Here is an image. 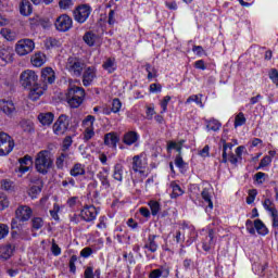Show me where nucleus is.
Segmentation results:
<instances>
[{
	"label": "nucleus",
	"mask_w": 278,
	"mask_h": 278,
	"mask_svg": "<svg viewBox=\"0 0 278 278\" xmlns=\"http://www.w3.org/2000/svg\"><path fill=\"white\" fill-rule=\"evenodd\" d=\"M20 83L23 88L30 89L29 99H31V101H38V99L45 94V90H47L45 86H38V75L31 70L24 71L21 74Z\"/></svg>",
	"instance_id": "nucleus-1"
},
{
	"label": "nucleus",
	"mask_w": 278,
	"mask_h": 278,
	"mask_svg": "<svg viewBox=\"0 0 278 278\" xmlns=\"http://www.w3.org/2000/svg\"><path fill=\"white\" fill-rule=\"evenodd\" d=\"M35 168L41 175H47L53 168V155L48 150H41L35 159Z\"/></svg>",
	"instance_id": "nucleus-2"
},
{
	"label": "nucleus",
	"mask_w": 278,
	"mask_h": 278,
	"mask_svg": "<svg viewBox=\"0 0 278 278\" xmlns=\"http://www.w3.org/2000/svg\"><path fill=\"white\" fill-rule=\"evenodd\" d=\"M86 98V90L81 87H71L66 92V101L72 109H77L84 103Z\"/></svg>",
	"instance_id": "nucleus-3"
},
{
	"label": "nucleus",
	"mask_w": 278,
	"mask_h": 278,
	"mask_svg": "<svg viewBox=\"0 0 278 278\" xmlns=\"http://www.w3.org/2000/svg\"><path fill=\"white\" fill-rule=\"evenodd\" d=\"M65 68L74 77H81V75H84V71L86 70V63L79 58L70 56L67 59Z\"/></svg>",
	"instance_id": "nucleus-4"
},
{
	"label": "nucleus",
	"mask_w": 278,
	"mask_h": 278,
	"mask_svg": "<svg viewBox=\"0 0 278 278\" xmlns=\"http://www.w3.org/2000/svg\"><path fill=\"white\" fill-rule=\"evenodd\" d=\"M14 149V140L5 132H0V156L10 155Z\"/></svg>",
	"instance_id": "nucleus-5"
},
{
	"label": "nucleus",
	"mask_w": 278,
	"mask_h": 278,
	"mask_svg": "<svg viewBox=\"0 0 278 278\" xmlns=\"http://www.w3.org/2000/svg\"><path fill=\"white\" fill-rule=\"evenodd\" d=\"M0 110L8 116V118H14L18 114V105L12 100H0Z\"/></svg>",
	"instance_id": "nucleus-6"
},
{
	"label": "nucleus",
	"mask_w": 278,
	"mask_h": 278,
	"mask_svg": "<svg viewBox=\"0 0 278 278\" xmlns=\"http://www.w3.org/2000/svg\"><path fill=\"white\" fill-rule=\"evenodd\" d=\"M71 125V119L67 115H60L58 121L53 125V131L56 136H64L66 131H68V127Z\"/></svg>",
	"instance_id": "nucleus-7"
},
{
	"label": "nucleus",
	"mask_w": 278,
	"mask_h": 278,
	"mask_svg": "<svg viewBox=\"0 0 278 278\" xmlns=\"http://www.w3.org/2000/svg\"><path fill=\"white\" fill-rule=\"evenodd\" d=\"M91 12H92V9L90 8V5L88 4L78 5L74 10V20L76 21V23H80V24L86 23Z\"/></svg>",
	"instance_id": "nucleus-8"
},
{
	"label": "nucleus",
	"mask_w": 278,
	"mask_h": 278,
	"mask_svg": "<svg viewBox=\"0 0 278 278\" xmlns=\"http://www.w3.org/2000/svg\"><path fill=\"white\" fill-rule=\"evenodd\" d=\"M36 49V43L31 39H22L15 46L17 55H27Z\"/></svg>",
	"instance_id": "nucleus-9"
},
{
	"label": "nucleus",
	"mask_w": 278,
	"mask_h": 278,
	"mask_svg": "<svg viewBox=\"0 0 278 278\" xmlns=\"http://www.w3.org/2000/svg\"><path fill=\"white\" fill-rule=\"evenodd\" d=\"M54 27L58 31H68L73 27V18L62 14L55 20Z\"/></svg>",
	"instance_id": "nucleus-10"
},
{
	"label": "nucleus",
	"mask_w": 278,
	"mask_h": 278,
	"mask_svg": "<svg viewBox=\"0 0 278 278\" xmlns=\"http://www.w3.org/2000/svg\"><path fill=\"white\" fill-rule=\"evenodd\" d=\"M97 207L94 205H87L84 206V208L80 211V217L83 220H86V223H92L94 218H97Z\"/></svg>",
	"instance_id": "nucleus-11"
},
{
	"label": "nucleus",
	"mask_w": 278,
	"mask_h": 278,
	"mask_svg": "<svg viewBox=\"0 0 278 278\" xmlns=\"http://www.w3.org/2000/svg\"><path fill=\"white\" fill-rule=\"evenodd\" d=\"M83 75V85L88 87L92 81H94V77H97V68L94 66L85 67Z\"/></svg>",
	"instance_id": "nucleus-12"
},
{
	"label": "nucleus",
	"mask_w": 278,
	"mask_h": 278,
	"mask_svg": "<svg viewBox=\"0 0 278 278\" xmlns=\"http://www.w3.org/2000/svg\"><path fill=\"white\" fill-rule=\"evenodd\" d=\"M15 218L27 223L31 218V208L29 206H20L15 211Z\"/></svg>",
	"instance_id": "nucleus-13"
},
{
	"label": "nucleus",
	"mask_w": 278,
	"mask_h": 278,
	"mask_svg": "<svg viewBox=\"0 0 278 278\" xmlns=\"http://www.w3.org/2000/svg\"><path fill=\"white\" fill-rule=\"evenodd\" d=\"M25 225V222L23 219H18L17 217H14L11 222V229H12V238H16L17 236H21L23 233V227Z\"/></svg>",
	"instance_id": "nucleus-14"
},
{
	"label": "nucleus",
	"mask_w": 278,
	"mask_h": 278,
	"mask_svg": "<svg viewBox=\"0 0 278 278\" xmlns=\"http://www.w3.org/2000/svg\"><path fill=\"white\" fill-rule=\"evenodd\" d=\"M146 168H147V163L142 161L140 155H135L132 157V170H134V173H139L140 175H144Z\"/></svg>",
	"instance_id": "nucleus-15"
},
{
	"label": "nucleus",
	"mask_w": 278,
	"mask_h": 278,
	"mask_svg": "<svg viewBox=\"0 0 278 278\" xmlns=\"http://www.w3.org/2000/svg\"><path fill=\"white\" fill-rule=\"evenodd\" d=\"M41 81L43 84H53L55 81V72L51 67H46L41 72Z\"/></svg>",
	"instance_id": "nucleus-16"
},
{
	"label": "nucleus",
	"mask_w": 278,
	"mask_h": 278,
	"mask_svg": "<svg viewBox=\"0 0 278 278\" xmlns=\"http://www.w3.org/2000/svg\"><path fill=\"white\" fill-rule=\"evenodd\" d=\"M121 139L116 135V132H108L104 135V144L106 147H112V149H116V144H118V141Z\"/></svg>",
	"instance_id": "nucleus-17"
},
{
	"label": "nucleus",
	"mask_w": 278,
	"mask_h": 278,
	"mask_svg": "<svg viewBox=\"0 0 278 278\" xmlns=\"http://www.w3.org/2000/svg\"><path fill=\"white\" fill-rule=\"evenodd\" d=\"M72 177H84L86 175V165L81 163H75L70 170Z\"/></svg>",
	"instance_id": "nucleus-18"
},
{
	"label": "nucleus",
	"mask_w": 278,
	"mask_h": 278,
	"mask_svg": "<svg viewBox=\"0 0 278 278\" xmlns=\"http://www.w3.org/2000/svg\"><path fill=\"white\" fill-rule=\"evenodd\" d=\"M34 12V8L31 7V2L29 0H21L20 2V14L22 16H29Z\"/></svg>",
	"instance_id": "nucleus-19"
},
{
	"label": "nucleus",
	"mask_w": 278,
	"mask_h": 278,
	"mask_svg": "<svg viewBox=\"0 0 278 278\" xmlns=\"http://www.w3.org/2000/svg\"><path fill=\"white\" fill-rule=\"evenodd\" d=\"M0 58L3 62H14V50L11 47L2 48L0 50Z\"/></svg>",
	"instance_id": "nucleus-20"
},
{
	"label": "nucleus",
	"mask_w": 278,
	"mask_h": 278,
	"mask_svg": "<svg viewBox=\"0 0 278 278\" xmlns=\"http://www.w3.org/2000/svg\"><path fill=\"white\" fill-rule=\"evenodd\" d=\"M30 62L33 66L40 68V66H42L45 62H47V55H45V53L42 52H37L31 56Z\"/></svg>",
	"instance_id": "nucleus-21"
},
{
	"label": "nucleus",
	"mask_w": 278,
	"mask_h": 278,
	"mask_svg": "<svg viewBox=\"0 0 278 278\" xmlns=\"http://www.w3.org/2000/svg\"><path fill=\"white\" fill-rule=\"evenodd\" d=\"M156 238H157V236L150 235L148 237V241L143 245V249H148V251H150V253H155L157 251V243L155 242Z\"/></svg>",
	"instance_id": "nucleus-22"
},
{
	"label": "nucleus",
	"mask_w": 278,
	"mask_h": 278,
	"mask_svg": "<svg viewBox=\"0 0 278 278\" xmlns=\"http://www.w3.org/2000/svg\"><path fill=\"white\" fill-rule=\"evenodd\" d=\"M66 160H71V152L62 151L55 161L56 168H64V162H66Z\"/></svg>",
	"instance_id": "nucleus-23"
},
{
	"label": "nucleus",
	"mask_w": 278,
	"mask_h": 278,
	"mask_svg": "<svg viewBox=\"0 0 278 278\" xmlns=\"http://www.w3.org/2000/svg\"><path fill=\"white\" fill-rule=\"evenodd\" d=\"M135 142H138V132L129 131L124 136V144L131 147Z\"/></svg>",
	"instance_id": "nucleus-24"
},
{
	"label": "nucleus",
	"mask_w": 278,
	"mask_h": 278,
	"mask_svg": "<svg viewBox=\"0 0 278 278\" xmlns=\"http://www.w3.org/2000/svg\"><path fill=\"white\" fill-rule=\"evenodd\" d=\"M54 115L53 113H41L38 115V121L41 123V125H51L53 123Z\"/></svg>",
	"instance_id": "nucleus-25"
},
{
	"label": "nucleus",
	"mask_w": 278,
	"mask_h": 278,
	"mask_svg": "<svg viewBox=\"0 0 278 278\" xmlns=\"http://www.w3.org/2000/svg\"><path fill=\"white\" fill-rule=\"evenodd\" d=\"M123 170H125V167L123 166V164L117 163L114 166V170H113V179H115V181H123Z\"/></svg>",
	"instance_id": "nucleus-26"
},
{
	"label": "nucleus",
	"mask_w": 278,
	"mask_h": 278,
	"mask_svg": "<svg viewBox=\"0 0 278 278\" xmlns=\"http://www.w3.org/2000/svg\"><path fill=\"white\" fill-rule=\"evenodd\" d=\"M254 229H256L260 236H266L268 233V228H266V225H264V222H262V219L254 220Z\"/></svg>",
	"instance_id": "nucleus-27"
},
{
	"label": "nucleus",
	"mask_w": 278,
	"mask_h": 278,
	"mask_svg": "<svg viewBox=\"0 0 278 278\" xmlns=\"http://www.w3.org/2000/svg\"><path fill=\"white\" fill-rule=\"evenodd\" d=\"M214 245V230H208V236L205 238V241L203 242V250L210 251L212 247Z\"/></svg>",
	"instance_id": "nucleus-28"
},
{
	"label": "nucleus",
	"mask_w": 278,
	"mask_h": 278,
	"mask_svg": "<svg viewBox=\"0 0 278 278\" xmlns=\"http://www.w3.org/2000/svg\"><path fill=\"white\" fill-rule=\"evenodd\" d=\"M170 188H172V194L170 198L172 199H177V197H181L184 194V189H181V187L173 181L170 182Z\"/></svg>",
	"instance_id": "nucleus-29"
},
{
	"label": "nucleus",
	"mask_w": 278,
	"mask_h": 278,
	"mask_svg": "<svg viewBox=\"0 0 278 278\" xmlns=\"http://www.w3.org/2000/svg\"><path fill=\"white\" fill-rule=\"evenodd\" d=\"M83 40L88 45V47H94V42H97V35L92 31H87L84 35Z\"/></svg>",
	"instance_id": "nucleus-30"
},
{
	"label": "nucleus",
	"mask_w": 278,
	"mask_h": 278,
	"mask_svg": "<svg viewBox=\"0 0 278 278\" xmlns=\"http://www.w3.org/2000/svg\"><path fill=\"white\" fill-rule=\"evenodd\" d=\"M102 66L108 73H114V71H116V59H106Z\"/></svg>",
	"instance_id": "nucleus-31"
},
{
	"label": "nucleus",
	"mask_w": 278,
	"mask_h": 278,
	"mask_svg": "<svg viewBox=\"0 0 278 278\" xmlns=\"http://www.w3.org/2000/svg\"><path fill=\"white\" fill-rule=\"evenodd\" d=\"M12 253H14L12 245H4L0 249V257H2V260H10V257H12Z\"/></svg>",
	"instance_id": "nucleus-32"
},
{
	"label": "nucleus",
	"mask_w": 278,
	"mask_h": 278,
	"mask_svg": "<svg viewBox=\"0 0 278 278\" xmlns=\"http://www.w3.org/2000/svg\"><path fill=\"white\" fill-rule=\"evenodd\" d=\"M168 277V275H170V271L167 268H161V269H153L150 273V278H159V277Z\"/></svg>",
	"instance_id": "nucleus-33"
},
{
	"label": "nucleus",
	"mask_w": 278,
	"mask_h": 278,
	"mask_svg": "<svg viewBox=\"0 0 278 278\" xmlns=\"http://www.w3.org/2000/svg\"><path fill=\"white\" fill-rule=\"evenodd\" d=\"M42 192V181H39L38 185H34L30 187L28 194L31 197V199H36L37 194H40Z\"/></svg>",
	"instance_id": "nucleus-34"
},
{
	"label": "nucleus",
	"mask_w": 278,
	"mask_h": 278,
	"mask_svg": "<svg viewBox=\"0 0 278 278\" xmlns=\"http://www.w3.org/2000/svg\"><path fill=\"white\" fill-rule=\"evenodd\" d=\"M98 178L101 181V185L105 187V189L110 188V179H108V170L103 169L102 172L98 173Z\"/></svg>",
	"instance_id": "nucleus-35"
},
{
	"label": "nucleus",
	"mask_w": 278,
	"mask_h": 278,
	"mask_svg": "<svg viewBox=\"0 0 278 278\" xmlns=\"http://www.w3.org/2000/svg\"><path fill=\"white\" fill-rule=\"evenodd\" d=\"M201 197H202L203 201H205V203H207V207H210V210H213L214 203L212 202V195L210 194V190L203 189V191L201 192Z\"/></svg>",
	"instance_id": "nucleus-36"
},
{
	"label": "nucleus",
	"mask_w": 278,
	"mask_h": 278,
	"mask_svg": "<svg viewBox=\"0 0 278 278\" xmlns=\"http://www.w3.org/2000/svg\"><path fill=\"white\" fill-rule=\"evenodd\" d=\"M0 34L3 38H5V40L12 41V40H15L16 38V33L11 31L10 28H2L0 30Z\"/></svg>",
	"instance_id": "nucleus-37"
},
{
	"label": "nucleus",
	"mask_w": 278,
	"mask_h": 278,
	"mask_svg": "<svg viewBox=\"0 0 278 278\" xmlns=\"http://www.w3.org/2000/svg\"><path fill=\"white\" fill-rule=\"evenodd\" d=\"M220 127H222V124L217 119H211L207 122V125H206V129H208V131H218Z\"/></svg>",
	"instance_id": "nucleus-38"
},
{
	"label": "nucleus",
	"mask_w": 278,
	"mask_h": 278,
	"mask_svg": "<svg viewBox=\"0 0 278 278\" xmlns=\"http://www.w3.org/2000/svg\"><path fill=\"white\" fill-rule=\"evenodd\" d=\"M55 47H62V42L53 37H50L46 40L47 49H53Z\"/></svg>",
	"instance_id": "nucleus-39"
},
{
	"label": "nucleus",
	"mask_w": 278,
	"mask_h": 278,
	"mask_svg": "<svg viewBox=\"0 0 278 278\" xmlns=\"http://www.w3.org/2000/svg\"><path fill=\"white\" fill-rule=\"evenodd\" d=\"M148 205L150 206L151 210V214L152 216H157V214L160 213V202L151 200Z\"/></svg>",
	"instance_id": "nucleus-40"
},
{
	"label": "nucleus",
	"mask_w": 278,
	"mask_h": 278,
	"mask_svg": "<svg viewBox=\"0 0 278 278\" xmlns=\"http://www.w3.org/2000/svg\"><path fill=\"white\" fill-rule=\"evenodd\" d=\"M20 126L22 127V129L24 131H27L28 134H31V131H34V124L31 122H29V121L23 119L20 123Z\"/></svg>",
	"instance_id": "nucleus-41"
},
{
	"label": "nucleus",
	"mask_w": 278,
	"mask_h": 278,
	"mask_svg": "<svg viewBox=\"0 0 278 278\" xmlns=\"http://www.w3.org/2000/svg\"><path fill=\"white\" fill-rule=\"evenodd\" d=\"M5 207H10V200H8V195L0 192V212L5 210Z\"/></svg>",
	"instance_id": "nucleus-42"
},
{
	"label": "nucleus",
	"mask_w": 278,
	"mask_h": 278,
	"mask_svg": "<svg viewBox=\"0 0 278 278\" xmlns=\"http://www.w3.org/2000/svg\"><path fill=\"white\" fill-rule=\"evenodd\" d=\"M244 123H247V117H244V113H239L235 117V127H242V125H244Z\"/></svg>",
	"instance_id": "nucleus-43"
},
{
	"label": "nucleus",
	"mask_w": 278,
	"mask_h": 278,
	"mask_svg": "<svg viewBox=\"0 0 278 278\" xmlns=\"http://www.w3.org/2000/svg\"><path fill=\"white\" fill-rule=\"evenodd\" d=\"M72 144H73V138H71V136L65 137L64 140H63V144H62L61 151L68 152V150L71 149Z\"/></svg>",
	"instance_id": "nucleus-44"
},
{
	"label": "nucleus",
	"mask_w": 278,
	"mask_h": 278,
	"mask_svg": "<svg viewBox=\"0 0 278 278\" xmlns=\"http://www.w3.org/2000/svg\"><path fill=\"white\" fill-rule=\"evenodd\" d=\"M121 108H123V103L121 102V100L118 98H115L112 102V112H114V114L121 112Z\"/></svg>",
	"instance_id": "nucleus-45"
},
{
	"label": "nucleus",
	"mask_w": 278,
	"mask_h": 278,
	"mask_svg": "<svg viewBox=\"0 0 278 278\" xmlns=\"http://www.w3.org/2000/svg\"><path fill=\"white\" fill-rule=\"evenodd\" d=\"M255 197H257V189L249 190V195L247 198L248 205H251L255 201Z\"/></svg>",
	"instance_id": "nucleus-46"
},
{
	"label": "nucleus",
	"mask_w": 278,
	"mask_h": 278,
	"mask_svg": "<svg viewBox=\"0 0 278 278\" xmlns=\"http://www.w3.org/2000/svg\"><path fill=\"white\" fill-rule=\"evenodd\" d=\"M10 233V227L5 224H0V240Z\"/></svg>",
	"instance_id": "nucleus-47"
},
{
	"label": "nucleus",
	"mask_w": 278,
	"mask_h": 278,
	"mask_svg": "<svg viewBox=\"0 0 278 278\" xmlns=\"http://www.w3.org/2000/svg\"><path fill=\"white\" fill-rule=\"evenodd\" d=\"M33 228L35 229H42V226L45 225V222L40 217H34L31 219Z\"/></svg>",
	"instance_id": "nucleus-48"
},
{
	"label": "nucleus",
	"mask_w": 278,
	"mask_h": 278,
	"mask_svg": "<svg viewBox=\"0 0 278 278\" xmlns=\"http://www.w3.org/2000/svg\"><path fill=\"white\" fill-rule=\"evenodd\" d=\"M59 7L61 10H68L70 8H73V0H60Z\"/></svg>",
	"instance_id": "nucleus-49"
},
{
	"label": "nucleus",
	"mask_w": 278,
	"mask_h": 278,
	"mask_svg": "<svg viewBox=\"0 0 278 278\" xmlns=\"http://www.w3.org/2000/svg\"><path fill=\"white\" fill-rule=\"evenodd\" d=\"M245 227L251 236H255V223H253V220L248 219L245 223Z\"/></svg>",
	"instance_id": "nucleus-50"
},
{
	"label": "nucleus",
	"mask_w": 278,
	"mask_h": 278,
	"mask_svg": "<svg viewBox=\"0 0 278 278\" xmlns=\"http://www.w3.org/2000/svg\"><path fill=\"white\" fill-rule=\"evenodd\" d=\"M270 162H273V159L270 156H268V155L264 156L261 160L257 170H260V168H265V166H268V164H270Z\"/></svg>",
	"instance_id": "nucleus-51"
},
{
	"label": "nucleus",
	"mask_w": 278,
	"mask_h": 278,
	"mask_svg": "<svg viewBox=\"0 0 278 278\" xmlns=\"http://www.w3.org/2000/svg\"><path fill=\"white\" fill-rule=\"evenodd\" d=\"M192 101L194 103H197V105H200V108H203V102L201 101V99H199V96L193 94L191 97H189L186 101V103H192Z\"/></svg>",
	"instance_id": "nucleus-52"
},
{
	"label": "nucleus",
	"mask_w": 278,
	"mask_h": 278,
	"mask_svg": "<svg viewBox=\"0 0 278 278\" xmlns=\"http://www.w3.org/2000/svg\"><path fill=\"white\" fill-rule=\"evenodd\" d=\"M269 79H271L273 84L278 86V71H277V68H273L269 72Z\"/></svg>",
	"instance_id": "nucleus-53"
},
{
	"label": "nucleus",
	"mask_w": 278,
	"mask_h": 278,
	"mask_svg": "<svg viewBox=\"0 0 278 278\" xmlns=\"http://www.w3.org/2000/svg\"><path fill=\"white\" fill-rule=\"evenodd\" d=\"M29 24L33 27H38V25H42V20L40 16L36 15V16L29 18Z\"/></svg>",
	"instance_id": "nucleus-54"
},
{
	"label": "nucleus",
	"mask_w": 278,
	"mask_h": 278,
	"mask_svg": "<svg viewBox=\"0 0 278 278\" xmlns=\"http://www.w3.org/2000/svg\"><path fill=\"white\" fill-rule=\"evenodd\" d=\"M175 165L178 168H186V162H184V157H181V154H178L175 159Z\"/></svg>",
	"instance_id": "nucleus-55"
},
{
	"label": "nucleus",
	"mask_w": 278,
	"mask_h": 278,
	"mask_svg": "<svg viewBox=\"0 0 278 278\" xmlns=\"http://www.w3.org/2000/svg\"><path fill=\"white\" fill-rule=\"evenodd\" d=\"M75 262H77V255H73L70 260V273H76L77 267L75 266Z\"/></svg>",
	"instance_id": "nucleus-56"
},
{
	"label": "nucleus",
	"mask_w": 278,
	"mask_h": 278,
	"mask_svg": "<svg viewBox=\"0 0 278 278\" xmlns=\"http://www.w3.org/2000/svg\"><path fill=\"white\" fill-rule=\"evenodd\" d=\"M21 166H29L31 164V156L25 155L24 157L18 160Z\"/></svg>",
	"instance_id": "nucleus-57"
},
{
	"label": "nucleus",
	"mask_w": 278,
	"mask_h": 278,
	"mask_svg": "<svg viewBox=\"0 0 278 278\" xmlns=\"http://www.w3.org/2000/svg\"><path fill=\"white\" fill-rule=\"evenodd\" d=\"M51 251L53 253V255H60L62 253V249H60V245H58V243H55V240H52V248Z\"/></svg>",
	"instance_id": "nucleus-58"
},
{
	"label": "nucleus",
	"mask_w": 278,
	"mask_h": 278,
	"mask_svg": "<svg viewBox=\"0 0 278 278\" xmlns=\"http://www.w3.org/2000/svg\"><path fill=\"white\" fill-rule=\"evenodd\" d=\"M169 102H170V96H166L163 98V101L161 102V108L163 112H166Z\"/></svg>",
	"instance_id": "nucleus-59"
},
{
	"label": "nucleus",
	"mask_w": 278,
	"mask_h": 278,
	"mask_svg": "<svg viewBox=\"0 0 278 278\" xmlns=\"http://www.w3.org/2000/svg\"><path fill=\"white\" fill-rule=\"evenodd\" d=\"M265 173L258 172L255 174V181H257V184H263L265 181Z\"/></svg>",
	"instance_id": "nucleus-60"
},
{
	"label": "nucleus",
	"mask_w": 278,
	"mask_h": 278,
	"mask_svg": "<svg viewBox=\"0 0 278 278\" xmlns=\"http://www.w3.org/2000/svg\"><path fill=\"white\" fill-rule=\"evenodd\" d=\"M84 277L85 278H94V269L92 267H87L85 269Z\"/></svg>",
	"instance_id": "nucleus-61"
},
{
	"label": "nucleus",
	"mask_w": 278,
	"mask_h": 278,
	"mask_svg": "<svg viewBox=\"0 0 278 278\" xmlns=\"http://www.w3.org/2000/svg\"><path fill=\"white\" fill-rule=\"evenodd\" d=\"M150 92H162V85L160 84H151Z\"/></svg>",
	"instance_id": "nucleus-62"
},
{
	"label": "nucleus",
	"mask_w": 278,
	"mask_h": 278,
	"mask_svg": "<svg viewBox=\"0 0 278 278\" xmlns=\"http://www.w3.org/2000/svg\"><path fill=\"white\" fill-rule=\"evenodd\" d=\"M92 253V248H85L81 250L80 255L81 257H90Z\"/></svg>",
	"instance_id": "nucleus-63"
},
{
	"label": "nucleus",
	"mask_w": 278,
	"mask_h": 278,
	"mask_svg": "<svg viewBox=\"0 0 278 278\" xmlns=\"http://www.w3.org/2000/svg\"><path fill=\"white\" fill-rule=\"evenodd\" d=\"M94 136V130L87 128L85 130V140H90Z\"/></svg>",
	"instance_id": "nucleus-64"
}]
</instances>
